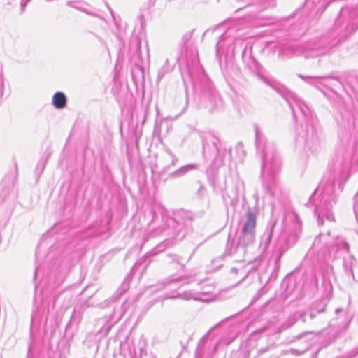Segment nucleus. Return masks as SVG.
<instances>
[{
    "label": "nucleus",
    "mask_w": 358,
    "mask_h": 358,
    "mask_svg": "<svg viewBox=\"0 0 358 358\" xmlns=\"http://www.w3.org/2000/svg\"><path fill=\"white\" fill-rule=\"evenodd\" d=\"M137 29H134L132 36L131 37L129 49V51L136 54V55L141 57V41L145 38V33L142 29V27L139 29V32L136 33Z\"/></svg>",
    "instance_id": "11"
},
{
    "label": "nucleus",
    "mask_w": 358,
    "mask_h": 358,
    "mask_svg": "<svg viewBox=\"0 0 358 358\" xmlns=\"http://www.w3.org/2000/svg\"><path fill=\"white\" fill-rule=\"evenodd\" d=\"M275 224V222L273 220H271L268 224L267 229L266 230L265 233L261 238L260 248L262 249L263 251H265L270 244L273 234V229L274 228Z\"/></svg>",
    "instance_id": "16"
},
{
    "label": "nucleus",
    "mask_w": 358,
    "mask_h": 358,
    "mask_svg": "<svg viewBox=\"0 0 358 358\" xmlns=\"http://www.w3.org/2000/svg\"><path fill=\"white\" fill-rule=\"evenodd\" d=\"M287 250V248H285V247H280L279 248V252H278V256L276 257V262H278L280 259L281 258V257L282 256L283 253Z\"/></svg>",
    "instance_id": "31"
},
{
    "label": "nucleus",
    "mask_w": 358,
    "mask_h": 358,
    "mask_svg": "<svg viewBox=\"0 0 358 358\" xmlns=\"http://www.w3.org/2000/svg\"><path fill=\"white\" fill-rule=\"evenodd\" d=\"M296 322V319L294 317H289L282 326L283 329H286L294 325Z\"/></svg>",
    "instance_id": "28"
},
{
    "label": "nucleus",
    "mask_w": 358,
    "mask_h": 358,
    "mask_svg": "<svg viewBox=\"0 0 358 358\" xmlns=\"http://www.w3.org/2000/svg\"><path fill=\"white\" fill-rule=\"evenodd\" d=\"M3 71L0 68V86H3Z\"/></svg>",
    "instance_id": "37"
},
{
    "label": "nucleus",
    "mask_w": 358,
    "mask_h": 358,
    "mask_svg": "<svg viewBox=\"0 0 358 358\" xmlns=\"http://www.w3.org/2000/svg\"><path fill=\"white\" fill-rule=\"evenodd\" d=\"M192 255L189 257V258L187 259V262H188V261H189V259H191V257H192Z\"/></svg>",
    "instance_id": "49"
},
{
    "label": "nucleus",
    "mask_w": 358,
    "mask_h": 358,
    "mask_svg": "<svg viewBox=\"0 0 358 358\" xmlns=\"http://www.w3.org/2000/svg\"><path fill=\"white\" fill-rule=\"evenodd\" d=\"M306 312H301L299 313V318L301 319L303 322H305L306 321Z\"/></svg>",
    "instance_id": "36"
},
{
    "label": "nucleus",
    "mask_w": 358,
    "mask_h": 358,
    "mask_svg": "<svg viewBox=\"0 0 358 358\" xmlns=\"http://www.w3.org/2000/svg\"><path fill=\"white\" fill-rule=\"evenodd\" d=\"M165 152L170 157L171 162L170 164L164 167L162 169L163 172L169 171L171 167L175 166L178 162V158L172 152L170 149H166Z\"/></svg>",
    "instance_id": "23"
},
{
    "label": "nucleus",
    "mask_w": 358,
    "mask_h": 358,
    "mask_svg": "<svg viewBox=\"0 0 358 358\" xmlns=\"http://www.w3.org/2000/svg\"><path fill=\"white\" fill-rule=\"evenodd\" d=\"M150 213L152 215V219L150 222L149 225L151 226L157 223L159 220H162V225L154 227L149 231L147 234V239L160 236L166 237L164 241L158 244L150 252L151 255H155L164 251L173 240H182L191 228V219H185L180 214L176 215L175 217L162 214L159 217L153 208L150 210Z\"/></svg>",
    "instance_id": "4"
},
{
    "label": "nucleus",
    "mask_w": 358,
    "mask_h": 358,
    "mask_svg": "<svg viewBox=\"0 0 358 358\" xmlns=\"http://www.w3.org/2000/svg\"><path fill=\"white\" fill-rule=\"evenodd\" d=\"M134 303L133 299H127L124 303L113 306V313L110 315V319L115 322L119 321L129 309L130 306L134 305Z\"/></svg>",
    "instance_id": "13"
},
{
    "label": "nucleus",
    "mask_w": 358,
    "mask_h": 358,
    "mask_svg": "<svg viewBox=\"0 0 358 358\" xmlns=\"http://www.w3.org/2000/svg\"><path fill=\"white\" fill-rule=\"evenodd\" d=\"M316 315V313L313 310H311L309 313V317L310 319H313Z\"/></svg>",
    "instance_id": "40"
},
{
    "label": "nucleus",
    "mask_w": 358,
    "mask_h": 358,
    "mask_svg": "<svg viewBox=\"0 0 358 358\" xmlns=\"http://www.w3.org/2000/svg\"><path fill=\"white\" fill-rule=\"evenodd\" d=\"M351 159V155L348 153L345 156L338 155L332 164V173L323 177L319 187L310 197L309 203L315 206V212L318 220L325 217L329 221L334 220L331 210L336 203L334 192L335 179H339V187L348 179L350 176Z\"/></svg>",
    "instance_id": "2"
},
{
    "label": "nucleus",
    "mask_w": 358,
    "mask_h": 358,
    "mask_svg": "<svg viewBox=\"0 0 358 358\" xmlns=\"http://www.w3.org/2000/svg\"><path fill=\"white\" fill-rule=\"evenodd\" d=\"M69 271V267H67L66 268V272H68Z\"/></svg>",
    "instance_id": "53"
},
{
    "label": "nucleus",
    "mask_w": 358,
    "mask_h": 358,
    "mask_svg": "<svg viewBox=\"0 0 358 358\" xmlns=\"http://www.w3.org/2000/svg\"><path fill=\"white\" fill-rule=\"evenodd\" d=\"M254 358H255V357H254Z\"/></svg>",
    "instance_id": "54"
},
{
    "label": "nucleus",
    "mask_w": 358,
    "mask_h": 358,
    "mask_svg": "<svg viewBox=\"0 0 358 358\" xmlns=\"http://www.w3.org/2000/svg\"><path fill=\"white\" fill-rule=\"evenodd\" d=\"M250 350H244L238 353L237 358H249L250 357Z\"/></svg>",
    "instance_id": "30"
},
{
    "label": "nucleus",
    "mask_w": 358,
    "mask_h": 358,
    "mask_svg": "<svg viewBox=\"0 0 358 358\" xmlns=\"http://www.w3.org/2000/svg\"><path fill=\"white\" fill-rule=\"evenodd\" d=\"M255 144L257 154L262 158L261 177L266 192L273 197L281 194L277 175L281 168V160L277 155L273 142L255 128Z\"/></svg>",
    "instance_id": "3"
},
{
    "label": "nucleus",
    "mask_w": 358,
    "mask_h": 358,
    "mask_svg": "<svg viewBox=\"0 0 358 358\" xmlns=\"http://www.w3.org/2000/svg\"><path fill=\"white\" fill-rule=\"evenodd\" d=\"M199 166L196 164H189L183 166L178 168L174 171L171 172L169 175V178L171 179H176L185 176L189 172L196 170Z\"/></svg>",
    "instance_id": "15"
},
{
    "label": "nucleus",
    "mask_w": 358,
    "mask_h": 358,
    "mask_svg": "<svg viewBox=\"0 0 358 358\" xmlns=\"http://www.w3.org/2000/svg\"><path fill=\"white\" fill-rule=\"evenodd\" d=\"M308 334H309V333L308 332H303L301 334H299L294 337L293 341L301 339L302 338H303L304 336H306Z\"/></svg>",
    "instance_id": "33"
},
{
    "label": "nucleus",
    "mask_w": 358,
    "mask_h": 358,
    "mask_svg": "<svg viewBox=\"0 0 358 358\" xmlns=\"http://www.w3.org/2000/svg\"><path fill=\"white\" fill-rule=\"evenodd\" d=\"M335 26H336V28L337 29L338 27L339 26V20H336V22H335Z\"/></svg>",
    "instance_id": "44"
},
{
    "label": "nucleus",
    "mask_w": 358,
    "mask_h": 358,
    "mask_svg": "<svg viewBox=\"0 0 358 358\" xmlns=\"http://www.w3.org/2000/svg\"><path fill=\"white\" fill-rule=\"evenodd\" d=\"M150 358H155V357L154 355H151Z\"/></svg>",
    "instance_id": "52"
},
{
    "label": "nucleus",
    "mask_w": 358,
    "mask_h": 358,
    "mask_svg": "<svg viewBox=\"0 0 358 358\" xmlns=\"http://www.w3.org/2000/svg\"><path fill=\"white\" fill-rule=\"evenodd\" d=\"M329 236V234L325 235V234H320L314 241L313 242V248L314 250H316L318 248H320L321 243L322 241H325L326 238Z\"/></svg>",
    "instance_id": "26"
},
{
    "label": "nucleus",
    "mask_w": 358,
    "mask_h": 358,
    "mask_svg": "<svg viewBox=\"0 0 358 358\" xmlns=\"http://www.w3.org/2000/svg\"><path fill=\"white\" fill-rule=\"evenodd\" d=\"M217 345H218V343H217V344L215 345V347H214V350H215V351L217 350Z\"/></svg>",
    "instance_id": "47"
},
{
    "label": "nucleus",
    "mask_w": 358,
    "mask_h": 358,
    "mask_svg": "<svg viewBox=\"0 0 358 358\" xmlns=\"http://www.w3.org/2000/svg\"><path fill=\"white\" fill-rule=\"evenodd\" d=\"M45 166V162H42L41 164H38L36 166V171H39L40 173H42L44 169Z\"/></svg>",
    "instance_id": "32"
},
{
    "label": "nucleus",
    "mask_w": 358,
    "mask_h": 358,
    "mask_svg": "<svg viewBox=\"0 0 358 358\" xmlns=\"http://www.w3.org/2000/svg\"><path fill=\"white\" fill-rule=\"evenodd\" d=\"M217 325H218V324L215 325V326H213V327H211V328L210 329V330H209V331L206 334V335H204V336H203V338L201 339V341H204V340L206 339V338L208 336V335H209V334H210V332H211V331H212L215 328H216V327H217Z\"/></svg>",
    "instance_id": "34"
},
{
    "label": "nucleus",
    "mask_w": 358,
    "mask_h": 358,
    "mask_svg": "<svg viewBox=\"0 0 358 358\" xmlns=\"http://www.w3.org/2000/svg\"><path fill=\"white\" fill-rule=\"evenodd\" d=\"M171 69L169 66V61L166 60L164 65L159 69V71L158 72L157 81L159 82L162 79V78L164 76V75L166 73L171 71Z\"/></svg>",
    "instance_id": "24"
},
{
    "label": "nucleus",
    "mask_w": 358,
    "mask_h": 358,
    "mask_svg": "<svg viewBox=\"0 0 358 358\" xmlns=\"http://www.w3.org/2000/svg\"><path fill=\"white\" fill-rule=\"evenodd\" d=\"M206 294V292H192V291H185L183 292L181 294H178L177 296H170L169 298L171 299H176V298H180V299H182L184 300H190V299H193V300H195V301H197L199 300V298L196 296L197 295H199V294Z\"/></svg>",
    "instance_id": "19"
},
{
    "label": "nucleus",
    "mask_w": 358,
    "mask_h": 358,
    "mask_svg": "<svg viewBox=\"0 0 358 358\" xmlns=\"http://www.w3.org/2000/svg\"><path fill=\"white\" fill-rule=\"evenodd\" d=\"M200 108H205L211 113L222 109L223 101L214 88L212 83L207 78L201 83V94L198 102Z\"/></svg>",
    "instance_id": "8"
},
{
    "label": "nucleus",
    "mask_w": 358,
    "mask_h": 358,
    "mask_svg": "<svg viewBox=\"0 0 358 358\" xmlns=\"http://www.w3.org/2000/svg\"><path fill=\"white\" fill-rule=\"evenodd\" d=\"M266 351V349H261V350H259V353H263V352H264Z\"/></svg>",
    "instance_id": "46"
},
{
    "label": "nucleus",
    "mask_w": 358,
    "mask_h": 358,
    "mask_svg": "<svg viewBox=\"0 0 358 358\" xmlns=\"http://www.w3.org/2000/svg\"><path fill=\"white\" fill-rule=\"evenodd\" d=\"M67 4L76 9H78L87 15L98 17L99 19H102V17L99 15L97 13L94 12L93 10L87 8L84 5L80 3H75V2H68Z\"/></svg>",
    "instance_id": "20"
},
{
    "label": "nucleus",
    "mask_w": 358,
    "mask_h": 358,
    "mask_svg": "<svg viewBox=\"0 0 358 358\" xmlns=\"http://www.w3.org/2000/svg\"><path fill=\"white\" fill-rule=\"evenodd\" d=\"M252 5H257L259 11L269 8H273L275 6V0H253Z\"/></svg>",
    "instance_id": "21"
},
{
    "label": "nucleus",
    "mask_w": 358,
    "mask_h": 358,
    "mask_svg": "<svg viewBox=\"0 0 358 358\" xmlns=\"http://www.w3.org/2000/svg\"><path fill=\"white\" fill-rule=\"evenodd\" d=\"M256 226V215L251 210L245 214V220L236 243L229 245L227 242L226 253L229 255H236L242 258L246 253L247 248L252 245L255 241V229Z\"/></svg>",
    "instance_id": "6"
},
{
    "label": "nucleus",
    "mask_w": 358,
    "mask_h": 358,
    "mask_svg": "<svg viewBox=\"0 0 358 358\" xmlns=\"http://www.w3.org/2000/svg\"><path fill=\"white\" fill-rule=\"evenodd\" d=\"M335 119L340 129L350 132L358 125V108L352 102H345L339 108Z\"/></svg>",
    "instance_id": "9"
},
{
    "label": "nucleus",
    "mask_w": 358,
    "mask_h": 358,
    "mask_svg": "<svg viewBox=\"0 0 358 358\" xmlns=\"http://www.w3.org/2000/svg\"><path fill=\"white\" fill-rule=\"evenodd\" d=\"M285 50H286L285 49H281V50H280V53L284 52Z\"/></svg>",
    "instance_id": "48"
},
{
    "label": "nucleus",
    "mask_w": 358,
    "mask_h": 358,
    "mask_svg": "<svg viewBox=\"0 0 358 358\" xmlns=\"http://www.w3.org/2000/svg\"><path fill=\"white\" fill-rule=\"evenodd\" d=\"M268 22L266 24H271V23H273V22H274V20H273V18H269V19L268 20Z\"/></svg>",
    "instance_id": "43"
},
{
    "label": "nucleus",
    "mask_w": 358,
    "mask_h": 358,
    "mask_svg": "<svg viewBox=\"0 0 358 358\" xmlns=\"http://www.w3.org/2000/svg\"><path fill=\"white\" fill-rule=\"evenodd\" d=\"M36 270H35V271H34V278H36Z\"/></svg>",
    "instance_id": "50"
},
{
    "label": "nucleus",
    "mask_w": 358,
    "mask_h": 358,
    "mask_svg": "<svg viewBox=\"0 0 358 358\" xmlns=\"http://www.w3.org/2000/svg\"><path fill=\"white\" fill-rule=\"evenodd\" d=\"M127 289V286L126 285H123L121 288L119 289V290H117V294L118 295V296L123 294L124 292H125V290Z\"/></svg>",
    "instance_id": "35"
},
{
    "label": "nucleus",
    "mask_w": 358,
    "mask_h": 358,
    "mask_svg": "<svg viewBox=\"0 0 358 358\" xmlns=\"http://www.w3.org/2000/svg\"><path fill=\"white\" fill-rule=\"evenodd\" d=\"M67 98L62 92H55L52 99V104L56 109H63L66 106Z\"/></svg>",
    "instance_id": "17"
},
{
    "label": "nucleus",
    "mask_w": 358,
    "mask_h": 358,
    "mask_svg": "<svg viewBox=\"0 0 358 358\" xmlns=\"http://www.w3.org/2000/svg\"><path fill=\"white\" fill-rule=\"evenodd\" d=\"M244 182L240 179L236 178L234 183V189L232 191V193L231 194H227L225 195L224 190H225V186L223 187H220V190L222 192V196L224 199H226V196L229 197L231 201L233 200H237L238 199L239 194L243 193L244 192Z\"/></svg>",
    "instance_id": "14"
},
{
    "label": "nucleus",
    "mask_w": 358,
    "mask_h": 358,
    "mask_svg": "<svg viewBox=\"0 0 358 358\" xmlns=\"http://www.w3.org/2000/svg\"><path fill=\"white\" fill-rule=\"evenodd\" d=\"M86 33L93 35L94 37H96L99 40V41L100 42V43L102 46H103L105 48L107 47L106 42L102 38H101L99 35H97L96 34H95L94 32L90 31H87Z\"/></svg>",
    "instance_id": "29"
},
{
    "label": "nucleus",
    "mask_w": 358,
    "mask_h": 358,
    "mask_svg": "<svg viewBox=\"0 0 358 358\" xmlns=\"http://www.w3.org/2000/svg\"><path fill=\"white\" fill-rule=\"evenodd\" d=\"M237 31L238 29H236L234 28H230L227 29L225 32H224L222 35H220L219 41L216 44L217 52H219L225 45H228L229 47L231 45V43H233L234 41L237 39L238 36L234 35L235 32Z\"/></svg>",
    "instance_id": "12"
},
{
    "label": "nucleus",
    "mask_w": 358,
    "mask_h": 358,
    "mask_svg": "<svg viewBox=\"0 0 358 358\" xmlns=\"http://www.w3.org/2000/svg\"><path fill=\"white\" fill-rule=\"evenodd\" d=\"M30 0H22L21 3V7L22 9L24 10L25 5Z\"/></svg>",
    "instance_id": "38"
},
{
    "label": "nucleus",
    "mask_w": 358,
    "mask_h": 358,
    "mask_svg": "<svg viewBox=\"0 0 358 358\" xmlns=\"http://www.w3.org/2000/svg\"><path fill=\"white\" fill-rule=\"evenodd\" d=\"M188 96H187V94H186V101H185V106L183 108V112L186 110L187 107V103H188Z\"/></svg>",
    "instance_id": "41"
},
{
    "label": "nucleus",
    "mask_w": 358,
    "mask_h": 358,
    "mask_svg": "<svg viewBox=\"0 0 358 358\" xmlns=\"http://www.w3.org/2000/svg\"><path fill=\"white\" fill-rule=\"evenodd\" d=\"M287 101L294 118L300 122L296 128V143L312 153L317 152L324 138L322 126L307 104L295 94L264 80Z\"/></svg>",
    "instance_id": "1"
},
{
    "label": "nucleus",
    "mask_w": 358,
    "mask_h": 358,
    "mask_svg": "<svg viewBox=\"0 0 358 358\" xmlns=\"http://www.w3.org/2000/svg\"><path fill=\"white\" fill-rule=\"evenodd\" d=\"M324 310V307H322V308H321L320 309H317V313H320L323 312Z\"/></svg>",
    "instance_id": "42"
},
{
    "label": "nucleus",
    "mask_w": 358,
    "mask_h": 358,
    "mask_svg": "<svg viewBox=\"0 0 358 358\" xmlns=\"http://www.w3.org/2000/svg\"><path fill=\"white\" fill-rule=\"evenodd\" d=\"M358 29V20H354L345 27L343 34L337 31L339 35L338 38H334L332 41H327L325 38H322L317 41L310 43L306 47L299 50L296 45H289L287 47V57L296 56L301 53L306 59L315 58L329 54L333 47H334L341 39L348 37L355 33Z\"/></svg>",
    "instance_id": "5"
},
{
    "label": "nucleus",
    "mask_w": 358,
    "mask_h": 358,
    "mask_svg": "<svg viewBox=\"0 0 358 358\" xmlns=\"http://www.w3.org/2000/svg\"><path fill=\"white\" fill-rule=\"evenodd\" d=\"M203 145V156L209 161L215 167L224 165L227 161L230 162L231 159V149L221 148L220 140L212 133H204L201 135Z\"/></svg>",
    "instance_id": "7"
},
{
    "label": "nucleus",
    "mask_w": 358,
    "mask_h": 358,
    "mask_svg": "<svg viewBox=\"0 0 358 358\" xmlns=\"http://www.w3.org/2000/svg\"><path fill=\"white\" fill-rule=\"evenodd\" d=\"M36 289H37V286L35 285V287H34L35 292L36 291Z\"/></svg>",
    "instance_id": "51"
},
{
    "label": "nucleus",
    "mask_w": 358,
    "mask_h": 358,
    "mask_svg": "<svg viewBox=\"0 0 358 358\" xmlns=\"http://www.w3.org/2000/svg\"><path fill=\"white\" fill-rule=\"evenodd\" d=\"M187 278V275H173L171 276H169L164 279L162 282V285L164 287L169 286L171 284H174L180 281H182L183 280L186 279Z\"/></svg>",
    "instance_id": "22"
},
{
    "label": "nucleus",
    "mask_w": 358,
    "mask_h": 358,
    "mask_svg": "<svg viewBox=\"0 0 358 358\" xmlns=\"http://www.w3.org/2000/svg\"><path fill=\"white\" fill-rule=\"evenodd\" d=\"M168 256L171 258L173 263L179 264L182 270H185V264L182 262V258L176 254H169Z\"/></svg>",
    "instance_id": "25"
},
{
    "label": "nucleus",
    "mask_w": 358,
    "mask_h": 358,
    "mask_svg": "<svg viewBox=\"0 0 358 358\" xmlns=\"http://www.w3.org/2000/svg\"><path fill=\"white\" fill-rule=\"evenodd\" d=\"M355 259L352 255H348L343 258V268L346 275L354 278L353 266Z\"/></svg>",
    "instance_id": "18"
},
{
    "label": "nucleus",
    "mask_w": 358,
    "mask_h": 358,
    "mask_svg": "<svg viewBox=\"0 0 358 358\" xmlns=\"http://www.w3.org/2000/svg\"><path fill=\"white\" fill-rule=\"evenodd\" d=\"M299 77L310 85H314L323 92L322 88H326L334 92L335 88L341 86V82L336 76L313 77L299 75Z\"/></svg>",
    "instance_id": "10"
},
{
    "label": "nucleus",
    "mask_w": 358,
    "mask_h": 358,
    "mask_svg": "<svg viewBox=\"0 0 358 358\" xmlns=\"http://www.w3.org/2000/svg\"><path fill=\"white\" fill-rule=\"evenodd\" d=\"M145 48H146L147 53H148V45L147 41H145Z\"/></svg>",
    "instance_id": "45"
},
{
    "label": "nucleus",
    "mask_w": 358,
    "mask_h": 358,
    "mask_svg": "<svg viewBox=\"0 0 358 358\" xmlns=\"http://www.w3.org/2000/svg\"><path fill=\"white\" fill-rule=\"evenodd\" d=\"M336 245L338 250H345L346 252L349 251V245L345 240L338 239Z\"/></svg>",
    "instance_id": "27"
},
{
    "label": "nucleus",
    "mask_w": 358,
    "mask_h": 358,
    "mask_svg": "<svg viewBox=\"0 0 358 358\" xmlns=\"http://www.w3.org/2000/svg\"><path fill=\"white\" fill-rule=\"evenodd\" d=\"M243 144H242L241 143H238V144L236 145V149L237 150H243Z\"/></svg>",
    "instance_id": "39"
}]
</instances>
